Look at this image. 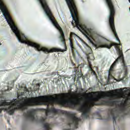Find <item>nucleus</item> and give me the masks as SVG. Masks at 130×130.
I'll list each match as a JSON object with an SVG mask.
<instances>
[{
  "instance_id": "nucleus-1",
  "label": "nucleus",
  "mask_w": 130,
  "mask_h": 130,
  "mask_svg": "<svg viewBox=\"0 0 130 130\" xmlns=\"http://www.w3.org/2000/svg\"><path fill=\"white\" fill-rule=\"evenodd\" d=\"M25 92H29L27 87H24L23 92H21V96L18 95V107L21 106V101H24L23 104L21 108L22 110L28 109V107L31 106H37L41 105H47L49 107L50 104H58L62 107H70V99H65L63 98H58L53 97L52 95L48 96L44 95L39 96V97H30L29 98H24L22 97L25 94Z\"/></svg>"
},
{
  "instance_id": "nucleus-2",
  "label": "nucleus",
  "mask_w": 130,
  "mask_h": 130,
  "mask_svg": "<svg viewBox=\"0 0 130 130\" xmlns=\"http://www.w3.org/2000/svg\"><path fill=\"white\" fill-rule=\"evenodd\" d=\"M8 23L9 24L12 31H13L14 34H15L16 38L18 39V41L20 43H25L26 44L29 45V46L35 47L36 50H38L39 51L42 50L45 53L53 52L54 51H59V48H55L54 49H51V50H48V49H46V48L42 47V46L39 45V44L30 42V41H26V38L25 36L21 32L19 29H18V27H17V26H16V25L14 24L12 19V17L10 16V13H9V12H8Z\"/></svg>"
},
{
  "instance_id": "nucleus-3",
  "label": "nucleus",
  "mask_w": 130,
  "mask_h": 130,
  "mask_svg": "<svg viewBox=\"0 0 130 130\" xmlns=\"http://www.w3.org/2000/svg\"><path fill=\"white\" fill-rule=\"evenodd\" d=\"M115 47L116 50L118 51L119 56L115 59V60L113 62V63L110 66L109 71L108 77V81H110L111 80L110 77H112V72L114 70V67L116 66L117 63L119 62V60L120 61H121L123 63V67H127L125 60L124 56L123 54V52L121 49L119 48V44H117V43H107V44H100V47H107V48H111L112 46Z\"/></svg>"
},
{
  "instance_id": "nucleus-4",
  "label": "nucleus",
  "mask_w": 130,
  "mask_h": 130,
  "mask_svg": "<svg viewBox=\"0 0 130 130\" xmlns=\"http://www.w3.org/2000/svg\"><path fill=\"white\" fill-rule=\"evenodd\" d=\"M40 110L45 112L46 116H48V114L50 112H53V113H55L56 114H64V115H66V116L69 117L71 120V122L68 123V125L69 126L73 125V129L78 128V127L80 118L76 117L75 114L74 113H71V112H68L64 110H61L60 109H56L55 108H51V109H40Z\"/></svg>"
},
{
  "instance_id": "nucleus-5",
  "label": "nucleus",
  "mask_w": 130,
  "mask_h": 130,
  "mask_svg": "<svg viewBox=\"0 0 130 130\" xmlns=\"http://www.w3.org/2000/svg\"><path fill=\"white\" fill-rule=\"evenodd\" d=\"M108 7L109 10V22L110 28L112 31L113 32L117 41H118L120 44V41L118 37V35L116 32L115 26L114 17L115 15L116 9L114 6V4L112 0H106Z\"/></svg>"
},
{
  "instance_id": "nucleus-6",
  "label": "nucleus",
  "mask_w": 130,
  "mask_h": 130,
  "mask_svg": "<svg viewBox=\"0 0 130 130\" xmlns=\"http://www.w3.org/2000/svg\"><path fill=\"white\" fill-rule=\"evenodd\" d=\"M119 113H122L123 115H126L130 111V104H128L127 102L121 103L119 106Z\"/></svg>"
},
{
  "instance_id": "nucleus-7",
  "label": "nucleus",
  "mask_w": 130,
  "mask_h": 130,
  "mask_svg": "<svg viewBox=\"0 0 130 130\" xmlns=\"http://www.w3.org/2000/svg\"><path fill=\"white\" fill-rule=\"evenodd\" d=\"M36 111L37 110L36 109H30V110H29L27 112H24V113H23V116L27 119H30V120L34 121L35 119Z\"/></svg>"
},
{
  "instance_id": "nucleus-8",
  "label": "nucleus",
  "mask_w": 130,
  "mask_h": 130,
  "mask_svg": "<svg viewBox=\"0 0 130 130\" xmlns=\"http://www.w3.org/2000/svg\"><path fill=\"white\" fill-rule=\"evenodd\" d=\"M84 64L81 63V64H78V67H75L74 68V72H75L76 75L78 77L81 78L83 76V74L81 71V68L83 67Z\"/></svg>"
},
{
  "instance_id": "nucleus-9",
  "label": "nucleus",
  "mask_w": 130,
  "mask_h": 130,
  "mask_svg": "<svg viewBox=\"0 0 130 130\" xmlns=\"http://www.w3.org/2000/svg\"><path fill=\"white\" fill-rule=\"evenodd\" d=\"M46 118L42 117L40 119V122L43 125V128L45 130H50L51 129L50 124L49 123H45Z\"/></svg>"
},
{
  "instance_id": "nucleus-10",
  "label": "nucleus",
  "mask_w": 130,
  "mask_h": 130,
  "mask_svg": "<svg viewBox=\"0 0 130 130\" xmlns=\"http://www.w3.org/2000/svg\"><path fill=\"white\" fill-rule=\"evenodd\" d=\"M70 46L71 48L73 56V57H74V58H75L76 55L77 54L78 55H79L80 53L78 52V51L77 50H74L75 48L74 47L73 43L71 39H70Z\"/></svg>"
},
{
  "instance_id": "nucleus-11",
  "label": "nucleus",
  "mask_w": 130,
  "mask_h": 130,
  "mask_svg": "<svg viewBox=\"0 0 130 130\" xmlns=\"http://www.w3.org/2000/svg\"><path fill=\"white\" fill-rule=\"evenodd\" d=\"M118 110L117 109H111V111H110V114L112 117V119L113 120V123L114 124V123H116V119L117 118V117L118 116H119V115H117V116H115V113L116 112H117Z\"/></svg>"
},
{
  "instance_id": "nucleus-12",
  "label": "nucleus",
  "mask_w": 130,
  "mask_h": 130,
  "mask_svg": "<svg viewBox=\"0 0 130 130\" xmlns=\"http://www.w3.org/2000/svg\"><path fill=\"white\" fill-rule=\"evenodd\" d=\"M88 63H89V70H90V71H91V75L95 76V77L96 78H98V76L97 74H96V72H95V71H94V70H93V69L92 68V64H91L90 61H88Z\"/></svg>"
},
{
  "instance_id": "nucleus-13",
  "label": "nucleus",
  "mask_w": 130,
  "mask_h": 130,
  "mask_svg": "<svg viewBox=\"0 0 130 130\" xmlns=\"http://www.w3.org/2000/svg\"><path fill=\"white\" fill-rule=\"evenodd\" d=\"M54 96H69L70 93H60L59 94H54Z\"/></svg>"
},
{
  "instance_id": "nucleus-14",
  "label": "nucleus",
  "mask_w": 130,
  "mask_h": 130,
  "mask_svg": "<svg viewBox=\"0 0 130 130\" xmlns=\"http://www.w3.org/2000/svg\"><path fill=\"white\" fill-rule=\"evenodd\" d=\"M36 87H37L36 88H35V90L36 91H37V90H39L40 87V84H37V86Z\"/></svg>"
},
{
  "instance_id": "nucleus-15",
  "label": "nucleus",
  "mask_w": 130,
  "mask_h": 130,
  "mask_svg": "<svg viewBox=\"0 0 130 130\" xmlns=\"http://www.w3.org/2000/svg\"><path fill=\"white\" fill-rule=\"evenodd\" d=\"M72 25L74 26V27H75V23H74L73 21L72 22Z\"/></svg>"
},
{
  "instance_id": "nucleus-16",
  "label": "nucleus",
  "mask_w": 130,
  "mask_h": 130,
  "mask_svg": "<svg viewBox=\"0 0 130 130\" xmlns=\"http://www.w3.org/2000/svg\"><path fill=\"white\" fill-rule=\"evenodd\" d=\"M73 35H75L74 32H71L70 36H73Z\"/></svg>"
},
{
  "instance_id": "nucleus-17",
  "label": "nucleus",
  "mask_w": 130,
  "mask_h": 130,
  "mask_svg": "<svg viewBox=\"0 0 130 130\" xmlns=\"http://www.w3.org/2000/svg\"><path fill=\"white\" fill-rule=\"evenodd\" d=\"M72 64H73V66H75V63L74 62V61H72Z\"/></svg>"
},
{
  "instance_id": "nucleus-18",
  "label": "nucleus",
  "mask_w": 130,
  "mask_h": 130,
  "mask_svg": "<svg viewBox=\"0 0 130 130\" xmlns=\"http://www.w3.org/2000/svg\"><path fill=\"white\" fill-rule=\"evenodd\" d=\"M64 130H71V129H65Z\"/></svg>"
},
{
  "instance_id": "nucleus-19",
  "label": "nucleus",
  "mask_w": 130,
  "mask_h": 130,
  "mask_svg": "<svg viewBox=\"0 0 130 130\" xmlns=\"http://www.w3.org/2000/svg\"><path fill=\"white\" fill-rule=\"evenodd\" d=\"M90 59V56H88V59Z\"/></svg>"
},
{
  "instance_id": "nucleus-20",
  "label": "nucleus",
  "mask_w": 130,
  "mask_h": 130,
  "mask_svg": "<svg viewBox=\"0 0 130 130\" xmlns=\"http://www.w3.org/2000/svg\"><path fill=\"white\" fill-rule=\"evenodd\" d=\"M8 123H9V124H10V121H9V120L8 121Z\"/></svg>"
},
{
  "instance_id": "nucleus-21",
  "label": "nucleus",
  "mask_w": 130,
  "mask_h": 130,
  "mask_svg": "<svg viewBox=\"0 0 130 130\" xmlns=\"http://www.w3.org/2000/svg\"><path fill=\"white\" fill-rule=\"evenodd\" d=\"M128 1H129V3H130V0H128Z\"/></svg>"
},
{
  "instance_id": "nucleus-22",
  "label": "nucleus",
  "mask_w": 130,
  "mask_h": 130,
  "mask_svg": "<svg viewBox=\"0 0 130 130\" xmlns=\"http://www.w3.org/2000/svg\"><path fill=\"white\" fill-rule=\"evenodd\" d=\"M94 57L93 58V59H94Z\"/></svg>"
},
{
  "instance_id": "nucleus-23",
  "label": "nucleus",
  "mask_w": 130,
  "mask_h": 130,
  "mask_svg": "<svg viewBox=\"0 0 130 130\" xmlns=\"http://www.w3.org/2000/svg\"><path fill=\"white\" fill-rule=\"evenodd\" d=\"M129 11H130V7H129Z\"/></svg>"
}]
</instances>
